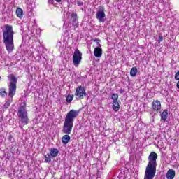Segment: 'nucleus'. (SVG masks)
<instances>
[{
	"instance_id": "nucleus-1",
	"label": "nucleus",
	"mask_w": 179,
	"mask_h": 179,
	"mask_svg": "<svg viewBox=\"0 0 179 179\" xmlns=\"http://www.w3.org/2000/svg\"><path fill=\"white\" fill-rule=\"evenodd\" d=\"M79 115V110H71L67 114L64 119V124L62 129L63 134L66 135L62 138V142L64 145H67L71 141V132L73 128V121Z\"/></svg>"
},
{
	"instance_id": "nucleus-2",
	"label": "nucleus",
	"mask_w": 179,
	"mask_h": 179,
	"mask_svg": "<svg viewBox=\"0 0 179 179\" xmlns=\"http://www.w3.org/2000/svg\"><path fill=\"white\" fill-rule=\"evenodd\" d=\"M4 30H3V44L6 46V49L8 52H12L15 50V43L13 41V36L15 31H13V27L12 25H4Z\"/></svg>"
},
{
	"instance_id": "nucleus-3",
	"label": "nucleus",
	"mask_w": 179,
	"mask_h": 179,
	"mask_svg": "<svg viewBox=\"0 0 179 179\" xmlns=\"http://www.w3.org/2000/svg\"><path fill=\"white\" fill-rule=\"evenodd\" d=\"M157 154L152 152L148 156V164L145 168L144 179H153L156 176V168L157 167Z\"/></svg>"
},
{
	"instance_id": "nucleus-4",
	"label": "nucleus",
	"mask_w": 179,
	"mask_h": 179,
	"mask_svg": "<svg viewBox=\"0 0 179 179\" xmlns=\"http://www.w3.org/2000/svg\"><path fill=\"white\" fill-rule=\"evenodd\" d=\"M8 79L9 80V83L8 84V96L13 99V96L16 94V89L17 85V78L13 74H10L8 76Z\"/></svg>"
},
{
	"instance_id": "nucleus-5",
	"label": "nucleus",
	"mask_w": 179,
	"mask_h": 179,
	"mask_svg": "<svg viewBox=\"0 0 179 179\" xmlns=\"http://www.w3.org/2000/svg\"><path fill=\"white\" fill-rule=\"evenodd\" d=\"M17 115L18 117L20 124H22L23 125H27V124H29V120L27 110H26V105L20 106L18 108Z\"/></svg>"
},
{
	"instance_id": "nucleus-6",
	"label": "nucleus",
	"mask_w": 179,
	"mask_h": 179,
	"mask_svg": "<svg viewBox=\"0 0 179 179\" xmlns=\"http://www.w3.org/2000/svg\"><path fill=\"white\" fill-rule=\"evenodd\" d=\"M75 96H76L77 100H83L85 97L87 96V94L86 93V90L85 89V87L83 86H78L75 92Z\"/></svg>"
},
{
	"instance_id": "nucleus-7",
	"label": "nucleus",
	"mask_w": 179,
	"mask_h": 179,
	"mask_svg": "<svg viewBox=\"0 0 179 179\" xmlns=\"http://www.w3.org/2000/svg\"><path fill=\"white\" fill-rule=\"evenodd\" d=\"M105 8L103 6H99L96 12V19H98L100 23H104L106 22V13H104Z\"/></svg>"
},
{
	"instance_id": "nucleus-8",
	"label": "nucleus",
	"mask_w": 179,
	"mask_h": 179,
	"mask_svg": "<svg viewBox=\"0 0 179 179\" xmlns=\"http://www.w3.org/2000/svg\"><path fill=\"white\" fill-rule=\"evenodd\" d=\"M82 61V52L76 49L73 56V62L74 65H79Z\"/></svg>"
},
{
	"instance_id": "nucleus-9",
	"label": "nucleus",
	"mask_w": 179,
	"mask_h": 179,
	"mask_svg": "<svg viewBox=\"0 0 179 179\" xmlns=\"http://www.w3.org/2000/svg\"><path fill=\"white\" fill-rule=\"evenodd\" d=\"M71 17L70 22L74 27H78V24H79V22L78 21V14H76V13H72Z\"/></svg>"
},
{
	"instance_id": "nucleus-10",
	"label": "nucleus",
	"mask_w": 179,
	"mask_h": 179,
	"mask_svg": "<svg viewBox=\"0 0 179 179\" xmlns=\"http://www.w3.org/2000/svg\"><path fill=\"white\" fill-rule=\"evenodd\" d=\"M94 55L96 58H100V57L103 55V49H101V47L97 46L95 48L94 50Z\"/></svg>"
},
{
	"instance_id": "nucleus-11",
	"label": "nucleus",
	"mask_w": 179,
	"mask_h": 179,
	"mask_svg": "<svg viewBox=\"0 0 179 179\" xmlns=\"http://www.w3.org/2000/svg\"><path fill=\"white\" fill-rule=\"evenodd\" d=\"M152 109L155 110V111H159V110L162 109V103L159 101L156 100L152 102Z\"/></svg>"
},
{
	"instance_id": "nucleus-12",
	"label": "nucleus",
	"mask_w": 179,
	"mask_h": 179,
	"mask_svg": "<svg viewBox=\"0 0 179 179\" xmlns=\"http://www.w3.org/2000/svg\"><path fill=\"white\" fill-rule=\"evenodd\" d=\"M176 177V171L174 169H169L166 173L167 179H173Z\"/></svg>"
},
{
	"instance_id": "nucleus-13",
	"label": "nucleus",
	"mask_w": 179,
	"mask_h": 179,
	"mask_svg": "<svg viewBox=\"0 0 179 179\" xmlns=\"http://www.w3.org/2000/svg\"><path fill=\"white\" fill-rule=\"evenodd\" d=\"M58 153H59L58 149L51 148L49 154L52 155V157H57L58 156Z\"/></svg>"
},
{
	"instance_id": "nucleus-14",
	"label": "nucleus",
	"mask_w": 179,
	"mask_h": 179,
	"mask_svg": "<svg viewBox=\"0 0 179 179\" xmlns=\"http://www.w3.org/2000/svg\"><path fill=\"white\" fill-rule=\"evenodd\" d=\"M15 13L19 19L23 17V10L20 7L17 8Z\"/></svg>"
},
{
	"instance_id": "nucleus-15",
	"label": "nucleus",
	"mask_w": 179,
	"mask_h": 179,
	"mask_svg": "<svg viewBox=\"0 0 179 179\" xmlns=\"http://www.w3.org/2000/svg\"><path fill=\"white\" fill-rule=\"evenodd\" d=\"M113 110H114L115 111V113H117V111L120 110V103L118 102V101H114V102H113Z\"/></svg>"
},
{
	"instance_id": "nucleus-16",
	"label": "nucleus",
	"mask_w": 179,
	"mask_h": 179,
	"mask_svg": "<svg viewBox=\"0 0 179 179\" xmlns=\"http://www.w3.org/2000/svg\"><path fill=\"white\" fill-rule=\"evenodd\" d=\"M168 115H169V110H167V109H165V110L161 113V119L165 122L166 120H167Z\"/></svg>"
},
{
	"instance_id": "nucleus-17",
	"label": "nucleus",
	"mask_w": 179,
	"mask_h": 179,
	"mask_svg": "<svg viewBox=\"0 0 179 179\" xmlns=\"http://www.w3.org/2000/svg\"><path fill=\"white\" fill-rule=\"evenodd\" d=\"M137 73H138V69H136V67H133L130 71L131 76L134 78V76H136Z\"/></svg>"
},
{
	"instance_id": "nucleus-18",
	"label": "nucleus",
	"mask_w": 179,
	"mask_h": 179,
	"mask_svg": "<svg viewBox=\"0 0 179 179\" xmlns=\"http://www.w3.org/2000/svg\"><path fill=\"white\" fill-rule=\"evenodd\" d=\"M51 157L52 155L50 153H48L46 155H45V162L50 163L51 162Z\"/></svg>"
},
{
	"instance_id": "nucleus-19",
	"label": "nucleus",
	"mask_w": 179,
	"mask_h": 179,
	"mask_svg": "<svg viewBox=\"0 0 179 179\" xmlns=\"http://www.w3.org/2000/svg\"><path fill=\"white\" fill-rule=\"evenodd\" d=\"M72 100H73V95L69 94L66 98V101H67L69 104L72 103Z\"/></svg>"
},
{
	"instance_id": "nucleus-20",
	"label": "nucleus",
	"mask_w": 179,
	"mask_h": 179,
	"mask_svg": "<svg viewBox=\"0 0 179 179\" xmlns=\"http://www.w3.org/2000/svg\"><path fill=\"white\" fill-rule=\"evenodd\" d=\"M0 94L2 97H5V96H6V94H8V92H6V89L1 88L0 89Z\"/></svg>"
},
{
	"instance_id": "nucleus-21",
	"label": "nucleus",
	"mask_w": 179,
	"mask_h": 179,
	"mask_svg": "<svg viewBox=\"0 0 179 179\" xmlns=\"http://www.w3.org/2000/svg\"><path fill=\"white\" fill-rule=\"evenodd\" d=\"M111 99L113 100V102L118 101V94H112Z\"/></svg>"
},
{
	"instance_id": "nucleus-22",
	"label": "nucleus",
	"mask_w": 179,
	"mask_h": 179,
	"mask_svg": "<svg viewBox=\"0 0 179 179\" xmlns=\"http://www.w3.org/2000/svg\"><path fill=\"white\" fill-rule=\"evenodd\" d=\"M10 103H12V99H8L4 104V108H8L9 106H10Z\"/></svg>"
},
{
	"instance_id": "nucleus-23",
	"label": "nucleus",
	"mask_w": 179,
	"mask_h": 179,
	"mask_svg": "<svg viewBox=\"0 0 179 179\" xmlns=\"http://www.w3.org/2000/svg\"><path fill=\"white\" fill-rule=\"evenodd\" d=\"M100 41H101L99 38L94 39V42L96 43L97 47H101V44H100Z\"/></svg>"
},
{
	"instance_id": "nucleus-24",
	"label": "nucleus",
	"mask_w": 179,
	"mask_h": 179,
	"mask_svg": "<svg viewBox=\"0 0 179 179\" xmlns=\"http://www.w3.org/2000/svg\"><path fill=\"white\" fill-rule=\"evenodd\" d=\"M176 80H179V71L175 75Z\"/></svg>"
},
{
	"instance_id": "nucleus-25",
	"label": "nucleus",
	"mask_w": 179,
	"mask_h": 179,
	"mask_svg": "<svg viewBox=\"0 0 179 179\" xmlns=\"http://www.w3.org/2000/svg\"><path fill=\"white\" fill-rule=\"evenodd\" d=\"M8 139H9L10 142H13V136L12 135L9 136V138Z\"/></svg>"
},
{
	"instance_id": "nucleus-26",
	"label": "nucleus",
	"mask_w": 179,
	"mask_h": 179,
	"mask_svg": "<svg viewBox=\"0 0 179 179\" xmlns=\"http://www.w3.org/2000/svg\"><path fill=\"white\" fill-rule=\"evenodd\" d=\"M78 6H82L83 5V2L82 1H77Z\"/></svg>"
},
{
	"instance_id": "nucleus-27",
	"label": "nucleus",
	"mask_w": 179,
	"mask_h": 179,
	"mask_svg": "<svg viewBox=\"0 0 179 179\" xmlns=\"http://www.w3.org/2000/svg\"><path fill=\"white\" fill-rule=\"evenodd\" d=\"M48 2L50 5H52V3H54V0H49Z\"/></svg>"
},
{
	"instance_id": "nucleus-28",
	"label": "nucleus",
	"mask_w": 179,
	"mask_h": 179,
	"mask_svg": "<svg viewBox=\"0 0 179 179\" xmlns=\"http://www.w3.org/2000/svg\"><path fill=\"white\" fill-rule=\"evenodd\" d=\"M122 93H124V90H123L122 88H121V89L120 90V94H122Z\"/></svg>"
},
{
	"instance_id": "nucleus-29",
	"label": "nucleus",
	"mask_w": 179,
	"mask_h": 179,
	"mask_svg": "<svg viewBox=\"0 0 179 179\" xmlns=\"http://www.w3.org/2000/svg\"><path fill=\"white\" fill-rule=\"evenodd\" d=\"M159 41H163V36H159Z\"/></svg>"
},
{
	"instance_id": "nucleus-30",
	"label": "nucleus",
	"mask_w": 179,
	"mask_h": 179,
	"mask_svg": "<svg viewBox=\"0 0 179 179\" xmlns=\"http://www.w3.org/2000/svg\"><path fill=\"white\" fill-rule=\"evenodd\" d=\"M55 1H56V2H61L62 0H55Z\"/></svg>"
},
{
	"instance_id": "nucleus-31",
	"label": "nucleus",
	"mask_w": 179,
	"mask_h": 179,
	"mask_svg": "<svg viewBox=\"0 0 179 179\" xmlns=\"http://www.w3.org/2000/svg\"><path fill=\"white\" fill-rule=\"evenodd\" d=\"M22 129H23V127H21Z\"/></svg>"
},
{
	"instance_id": "nucleus-32",
	"label": "nucleus",
	"mask_w": 179,
	"mask_h": 179,
	"mask_svg": "<svg viewBox=\"0 0 179 179\" xmlns=\"http://www.w3.org/2000/svg\"><path fill=\"white\" fill-rule=\"evenodd\" d=\"M1 76H0V80H1Z\"/></svg>"
}]
</instances>
